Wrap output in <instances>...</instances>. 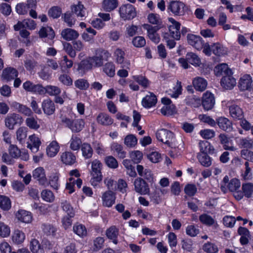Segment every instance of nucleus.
Here are the masks:
<instances>
[{"label": "nucleus", "mask_w": 253, "mask_h": 253, "mask_svg": "<svg viewBox=\"0 0 253 253\" xmlns=\"http://www.w3.org/2000/svg\"><path fill=\"white\" fill-rule=\"evenodd\" d=\"M168 9L176 15H183L185 11V4L179 1H172L168 6Z\"/></svg>", "instance_id": "obj_11"}, {"label": "nucleus", "mask_w": 253, "mask_h": 253, "mask_svg": "<svg viewBox=\"0 0 253 253\" xmlns=\"http://www.w3.org/2000/svg\"><path fill=\"white\" fill-rule=\"evenodd\" d=\"M103 71L109 77H112L115 75V65L112 62H108L105 64Z\"/></svg>", "instance_id": "obj_60"}, {"label": "nucleus", "mask_w": 253, "mask_h": 253, "mask_svg": "<svg viewBox=\"0 0 253 253\" xmlns=\"http://www.w3.org/2000/svg\"><path fill=\"white\" fill-rule=\"evenodd\" d=\"M217 124L219 127L222 130L229 132L232 129V123L228 119L224 117H220L217 120Z\"/></svg>", "instance_id": "obj_30"}, {"label": "nucleus", "mask_w": 253, "mask_h": 253, "mask_svg": "<svg viewBox=\"0 0 253 253\" xmlns=\"http://www.w3.org/2000/svg\"><path fill=\"white\" fill-rule=\"evenodd\" d=\"M133 185L135 192L141 195L148 194L150 192L148 184L142 178H136L134 181Z\"/></svg>", "instance_id": "obj_5"}, {"label": "nucleus", "mask_w": 253, "mask_h": 253, "mask_svg": "<svg viewBox=\"0 0 253 253\" xmlns=\"http://www.w3.org/2000/svg\"><path fill=\"white\" fill-rule=\"evenodd\" d=\"M215 75L217 76H227L230 74H233L232 72L230 69L229 68L226 64H221L217 65L214 69Z\"/></svg>", "instance_id": "obj_28"}, {"label": "nucleus", "mask_w": 253, "mask_h": 253, "mask_svg": "<svg viewBox=\"0 0 253 253\" xmlns=\"http://www.w3.org/2000/svg\"><path fill=\"white\" fill-rule=\"evenodd\" d=\"M199 220L203 224L209 226L212 225L215 222V220L211 216L206 213L201 214L199 216Z\"/></svg>", "instance_id": "obj_51"}, {"label": "nucleus", "mask_w": 253, "mask_h": 253, "mask_svg": "<svg viewBox=\"0 0 253 253\" xmlns=\"http://www.w3.org/2000/svg\"><path fill=\"white\" fill-rule=\"evenodd\" d=\"M25 238V234L19 230L15 231L12 236V240L16 244H21L24 242Z\"/></svg>", "instance_id": "obj_45"}, {"label": "nucleus", "mask_w": 253, "mask_h": 253, "mask_svg": "<svg viewBox=\"0 0 253 253\" xmlns=\"http://www.w3.org/2000/svg\"><path fill=\"white\" fill-rule=\"evenodd\" d=\"M39 37L41 38H47L49 40H52L55 37L53 30L50 27H42L39 32Z\"/></svg>", "instance_id": "obj_29"}, {"label": "nucleus", "mask_w": 253, "mask_h": 253, "mask_svg": "<svg viewBox=\"0 0 253 253\" xmlns=\"http://www.w3.org/2000/svg\"><path fill=\"white\" fill-rule=\"evenodd\" d=\"M252 78L249 75H245L240 79L238 86L241 90H249L251 88Z\"/></svg>", "instance_id": "obj_19"}, {"label": "nucleus", "mask_w": 253, "mask_h": 253, "mask_svg": "<svg viewBox=\"0 0 253 253\" xmlns=\"http://www.w3.org/2000/svg\"><path fill=\"white\" fill-rule=\"evenodd\" d=\"M133 79L144 88H147L149 85V81L144 76H134Z\"/></svg>", "instance_id": "obj_56"}, {"label": "nucleus", "mask_w": 253, "mask_h": 253, "mask_svg": "<svg viewBox=\"0 0 253 253\" xmlns=\"http://www.w3.org/2000/svg\"><path fill=\"white\" fill-rule=\"evenodd\" d=\"M186 58L188 63L195 66H199L201 63L200 58L196 54L193 52L187 53L186 55Z\"/></svg>", "instance_id": "obj_47"}, {"label": "nucleus", "mask_w": 253, "mask_h": 253, "mask_svg": "<svg viewBox=\"0 0 253 253\" xmlns=\"http://www.w3.org/2000/svg\"><path fill=\"white\" fill-rule=\"evenodd\" d=\"M81 151L83 156L85 159L90 158L93 154V149L91 145L87 143H84L81 145Z\"/></svg>", "instance_id": "obj_39"}, {"label": "nucleus", "mask_w": 253, "mask_h": 253, "mask_svg": "<svg viewBox=\"0 0 253 253\" xmlns=\"http://www.w3.org/2000/svg\"><path fill=\"white\" fill-rule=\"evenodd\" d=\"M59 150V146L56 141H52L46 148L47 155L50 157H54Z\"/></svg>", "instance_id": "obj_37"}, {"label": "nucleus", "mask_w": 253, "mask_h": 253, "mask_svg": "<svg viewBox=\"0 0 253 253\" xmlns=\"http://www.w3.org/2000/svg\"><path fill=\"white\" fill-rule=\"evenodd\" d=\"M175 107L173 104L165 105L161 109V113L165 116H169L175 113Z\"/></svg>", "instance_id": "obj_53"}, {"label": "nucleus", "mask_w": 253, "mask_h": 253, "mask_svg": "<svg viewBox=\"0 0 253 253\" xmlns=\"http://www.w3.org/2000/svg\"><path fill=\"white\" fill-rule=\"evenodd\" d=\"M74 232L81 237L85 236L87 231L84 226L82 224H76L73 227Z\"/></svg>", "instance_id": "obj_63"}, {"label": "nucleus", "mask_w": 253, "mask_h": 253, "mask_svg": "<svg viewBox=\"0 0 253 253\" xmlns=\"http://www.w3.org/2000/svg\"><path fill=\"white\" fill-rule=\"evenodd\" d=\"M103 205L107 207H111L115 203V194L111 190L104 192L102 196Z\"/></svg>", "instance_id": "obj_14"}, {"label": "nucleus", "mask_w": 253, "mask_h": 253, "mask_svg": "<svg viewBox=\"0 0 253 253\" xmlns=\"http://www.w3.org/2000/svg\"><path fill=\"white\" fill-rule=\"evenodd\" d=\"M30 249L33 253H44L43 248L36 239H32L30 242Z\"/></svg>", "instance_id": "obj_34"}, {"label": "nucleus", "mask_w": 253, "mask_h": 253, "mask_svg": "<svg viewBox=\"0 0 253 253\" xmlns=\"http://www.w3.org/2000/svg\"><path fill=\"white\" fill-rule=\"evenodd\" d=\"M187 40L189 44L191 45L197 50L203 48L204 42L202 38L199 36L193 34H188Z\"/></svg>", "instance_id": "obj_10"}, {"label": "nucleus", "mask_w": 253, "mask_h": 253, "mask_svg": "<svg viewBox=\"0 0 253 253\" xmlns=\"http://www.w3.org/2000/svg\"><path fill=\"white\" fill-rule=\"evenodd\" d=\"M211 50L213 53L216 56H222L226 54L227 49L219 42L213 43L211 45Z\"/></svg>", "instance_id": "obj_33"}, {"label": "nucleus", "mask_w": 253, "mask_h": 253, "mask_svg": "<svg viewBox=\"0 0 253 253\" xmlns=\"http://www.w3.org/2000/svg\"><path fill=\"white\" fill-rule=\"evenodd\" d=\"M27 147L33 153L37 152L41 144L40 139L35 134L30 135L27 142Z\"/></svg>", "instance_id": "obj_12"}, {"label": "nucleus", "mask_w": 253, "mask_h": 253, "mask_svg": "<svg viewBox=\"0 0 253 253\" xmlns=\"http://www.w3.org/2000/svg\"><path fill=\"white\" fill-rule=\"evenodd\" d=\"M202 104L206 110L208 111L212 109L215 104L214 95L208 91L205 92L203 95Z\"/></svg>", "instance_id": "obj_8"}, {"label": "nucleus", "mask_w": 253, "mask_h": 253, "mask_svg": "<svg viewBox=\"0 0 253 253\" xmlns=\"http://www.w3.org/2000/svg\"><path fill=\"white\" fill-rule=\"evenodd\" d=\"M74 84L76 87L81 90H86L89 86V84L87 81L84 79H80L75 81Z\"/></svg>", "instance_id": "obj_58"}, {"label": "nucleus", "mask_w": 253, "mask_h": 253, "mask_svg": "<svg viewBox=\"0 0 253 253\" xmlns=\"http://www.w3.org/2000/svg\"><path fill=\"white\" fill-rule=\"evenodd\" d=\"M70 148L73 151H77L81 148L82 140L77 135H73L70 140Z\"/></svg>", "instance_id": "obj_46"}, {"label": "nucleus", "mask_w": 253, "mask_h": 253, "mask_svg": "<svg viewBox=\"0 0 253 253\" xmlns=\"http://www.w3.org/2000/svg\"><path fill=\"white\" fill-rule=\"evenodd\" d=\"M25 124L29 128L37 130L40 127V125L38 123L37 119L31 116L26 118Z\"/></svg>", "instance_id": "obj_41"}, {"label": "nucleus", "mask_w": 253, "mask_h": 253, "mask_svg": "<svg viewBox=\"0 0 253 253\" xmlns=\"http://www.w3.org/2000/svg\"><path fill=\"white\" fill-rule=\"evenodd\" d=\"M61 34L62 37L67 41L74 40L79 36L77 31L70 28H67L62 30Z\"/></svg>", "instance_id": "obj_25"}, {"label": "nucleus", "mask_w": 253, "mask_h": 253, "mask_svg": "<svg viewBox=\"0 0 253 253\" xmlns=\"http://www.w3.org/2000/svg\"><path fill=\"white\" fill-rule=\"evenodd\" d=\"M157 102L156 96L152 92H149V95H147L142 100V106L147 108L154 106Z\"/></svg>", "instance_id": "obj_23"}, {"label": "nucleus", "mask_w": 253, "mask_h": 253, "mask_svg": "<svg viewBox=\"0 0 253 253\" xmlns=\"http://www.w3.org/2000/svg\"><path fill=\"white\" fill-rule=\"evenodd\" d=\"M200 152L199 153L211 154L213 153L214 149L209 142L207 141H201L199 143Z\"/></svg>", "instance_id": "obj_40"}, {"label": "nucleus", "mask_w": 253, "mask_h": 253, "mask_svg": "<svg viewBox=\"0 0 253 253\" xmlns=\"http://www.w3.org/2000/svg\"><path fill=\"white\" fill-rule=\"evenodd\" d=\"M60 160L65 165L71 166L75 163L76 158L72 152L66 151L61 154Z\"/></svg>", "instance_id": "obj_21"}, {"label": "nucleus", "mask_w": 253, "mask_h": 253, "mask_svg": "<svg viewBox=\"0 0 253 253\" xmlns=\"http://www.w3.org/2000/svg\"><path fill=\"white\" fill-rule=\"evenodd\" d=\"M110 54L107 51L102 48L97 49L95 51V55L89 57V61L94 67H99L103 65V60L107 59Z\"/></svg>", "instance_id": "obj_3"}, {"label": "nucleus", "mask_w": 253, "mask_h": 253, "mask_svg": "<svg viewBox=\"0 0 253 253\" xmlns=\"http://www.w3.org/2000/svg\"><path fill=\"white\" fill-rule=\"evenodd\" d=\"M193 84L196 90L203 91L207 87V82L203 78L197 77L193 80Z\"/></svg>", "instance_id": "obj_32"}, {"label": "nucleus", "mask_w": 253, "mask_h": 253, "mask_svg": "<svg viewBox=\"0 0 253 253\" xmlns=\"http://www.w3.org/2000/svg\"><path fill=\"white\" fill-rule=\"evenodd\" d=\"M118 6L117 0H103L102 6L107 11H111L115 9Z\"/></svg>", "instance_id": "obj_43"}, {"label": "nucleus", "mask_w": 253, "mask_h": 253, "mask_svg": "<svg viewBox=\"0 0 253 253\" xmlns=\"http://www.w3.org/2000/svg\"><path fill=\"white\" fill-rule=\"evenodd\" d=\"M148 21L152 24L156 25L155 26H162V21L159 15L154 13H150L148 15Z\"/></svg>", "instance_id": "obj_52"}, {"label": "nucleus", "mask_w": 253, "mask_h": 253, "mask_svg": "<svg viewBox=\"0 0 253 253\" xmlns=\"http://www.w3.org/2000/svg\"><path fill=\"white\" fill-rule=\"evenodd\" d=\"M61 122L73 132L81 131L84 126V122L81 119L72 120L62 115L60 117Z\"/></svg>", "instance_id": "obj_1"}, {"label": "nucleus", "mask_w": 253, "mask_h": 253, "mask_svg": "<svg viewBox=\"0 0 253 253\" xmlns=\"http://www.w3.org/2000/svg\"><path fill=\"white\" fill-rule=\"evenodd\" d=\"M16 218L21 222L29 223L32 221V216L29 211L23 210H19L15 214Z\"/></svg>", "instance_id": "obj_22"}, {"label": "nucleus", "mask_w": 253, "mask_h": 253, "mask_svg": "<svg viewBox=\"0 0 253 253\" xmlns=\"http://www.w3.org/2000/svg\"><path fill=\"white\" fill-rule=\"evenodd\" d=\"M42 108L44 113L48 116L53 114L55 111L54 103L49 98L42 102Z\"/></svg>", "instance_id": "obj_18"}, {"label": "nucleus", "mask_w": 253, "mask_h": 253, "mask_svg": "<svg viewBox=\"0 0 253 253\" xmlns=\"http://www.w3.org/2000/svg\"><path fill=\"white\" fill-rule=\"evenodd\" d=\"M237 144L240 148L243 149H253V138L249 136L241 137L237 141Z\"/></svg>", "instance_id": "obj_24"}, {"label": "nucleus", "mask_w": 253, "mask_h": 253, "mask_svg": "<svg viewBox=\"0 0 253 253\" xmlns=\"http://www.w3.org/2000/svg\"><path fill=\"white\" fill-rule=\"evenodd\" d=\"M197 158L200 164L205 167H208L211 164V158L207 155V154L198 153Z\"/></svg>", "instance_id": "obj_42"}, {"label": "nucleus", "mask_w": 253, "mask_h": 253, "mask_svg": "<svg viewBox=\"0 0 253 253\" xmlns=\"http://www.w3.org/2000/svg\"><path fill=\"white\" fill-rule=\"evenodd\" d=\"M27 132L28 129L25 126H21L16 130V139L22 144L25 142Z\"/></svg>", "instance_id": "obj_36"}, {"label": "nucleus", "mask_w": 253, "mask_h": 253, "mask_svg": "<svg viewBox=\"0 0 253 253\" xmlns=\"http://www.w3.org/2000/svg\"><path fill=\"white\" fill-rule=\"evenodd\" d=\"M116 62L122 65L123 68L129 69L130 62L125 60V52L122 49L117 48L114 53Z\"/></svg>", "instance_id": "obj_16"}, {"label": "nucleus", "mask_w": 253, "mask_h": 253, "mask_svg": "<svg viewBox=\"0 0 253 253\" xmlns=\"http://www.w3.org/2000/svg\"><path fill=\"white\" fill-rule=\"evenodd\" d=\"M11 207L10 199L3 195H0V208L3 211H7Z\"/></svg>", "instance_id": "obj_44"}, {"label": "nucleus", "mask_w": 253, "mask_h": 253, "mask_svg": "<svg viewBox=\"0 0 253 253\" xmlns=\"http://www.w3.org/2000/svg\"><path fill=\"white\" fill-rule=\"evenodd\" d=\"M72 11L75 13L78 17H83L85 16L84 7L81 2H79L77 5H75L71 8Z\"/></svg>", "instance_id": "obj_50"}, {"label": "nucleus", "mask_w": 253, "mask_h": 253, "mask_svg": "<svg viewBox=\"0 0 253 253\" xmlns=\"http://www.w3.org/2000/svg\"><path fill=\"white\" fill-rule=\"evenodd\" d=\"M241 157L253 163V152L249 149H242L240 152Z\"/></svg>", "instance_id": "obj_64"}, {"label": "nucleus", "mask_w": 253, "mask_h": 253, "mask_svg": "<svg viewBox=\"0 0 253 253\" xmlns=\"http://www.w3.org/2000/svg\"><path fill=\"white\" fill-rule=\"evenodd\" d=\"M18 75V72L16 69L12 67H8L2 71L1 78L2 80L8 82L16 78Z\"/></svg>", "instance_id": "obj_13"}, {"label": "nucleus", "mask_w": 253, "mask_h": 253, "mask_svg": "<svg viewBox=\"0 0 253 253\" xmlns=\"http://www.w3.org/2000/svg\"><path fill=\"white\" fill-rule=\"evenodd\" d=\"M182 87L181 82H177L172 90H169V94L172 97L176 98L181 93Z\"/></svg>", "instance_id": "obj_61"}, {"label": "nucleus", "mask_w": 253, "mask_h": 253, "mask_svg": "<svg viewBox=\"0 0 253 253\" xmlns=\"http://www.w3.org/2000/svg\"><path fill=\"white\" fill-rule=\"evenodd\" d=\"M61 207L64 211L70 217H73L75 215V212L73 207L71 206L69 202L67 200H64L61 202Z\"/></svg>", "instance_id": "obj_48"}, {"label": "nucleus", "mask_w": 253, "mask_h": 253, "mask_svg": "<svg viewBox=\"0 0 253 253\" xmlns=\"http://www.w3.org/2000/svg\"><path fill=\"white\" fill-rule=\"evenodd\" d=\"M41 228L44 235L47 236L55 235L56 228L52 224L48 223H43Z\"/></svg>", "instance_id": "obj_38"}, {"label": "nucleus", "mask_w": 253, "mask_h": 253, "mask_svg": "<svg viewBox=\"0 0 253 253\" xmlns=\"http://www.w3.org/2000/svg\"><path fill=\"white\" fill-rule=\"evenodd\" d=\"M242 189L245 197L250 198L253 193V184L251 183L242 185Z\"/></svg>", "instance_id": "obj_57"}, {"label": "nucleus", "mask_w": 253, "mask_h": 253, "mask_svg": "<svg viewBox=\"0 0 253 253\" xmlns=\"http://www.w3.org/2000/svg\"><path fill=\"white\" fill-rule=\"evenodd\" d=\"M23 118L19 114L13 113L7 116L4 120L5 126L9 129H13L16 124H21Z\"/></svg>", "instance_id": "obj_7"}, {"label": "nucleus", "mask_w": 253, "mask_h": 253, "mask_svg": "<svg viewBox=\"0 0 253 253\" xmlns=\"http://www.w3.org/2000/svg\"><path fill=\"white\" fill-rule=\"evenodd\" d=\"M119 229L115 226H112L106 231V235L108 239L112 240L115 245L118 244V237L119 235Z\"/></svg>", "instance_id": "obj_27"}, {"label": "nucleus", "mask_w": 253, "mask_h": 253, "mask_svg": "<svg viewBox=\"0 0 253 253\" xmlns=\"http://www.w3.org/2000/svg\"><path fill=\"white\" fill-rule=\"evenodd\" d=\"M231 116L236 120H241L244 118V112L242 108L237 105H232L229 107Z\"/></svg>", "instance_id": "obj_20"}, {"label": "nucleus", "mask_w": 253, "mask_h": 253, "mask_svg": "<svg viewBox=\"0 0 253 253\" xmlns=\"http://www.w3.org/2000/svg\"><path fill=\"white\" fill-rule=\"evenodd\" d=\"M61 91V89L58 86L51 85L46 86V93L50 96H57Z\"/></svg>", "instance_id": "obj_59"}, {"label": "nucleus", "mask_w": 253, "mask_h": 253, "mask_svg": "<svg viewBox=\"0 0 253 253\" xmlns=\"http://www.w3.org/2000/svg\"><path fill=\"white\" fill-rule=\"evenodd\" d=\"M121 17L124 20H130L136 16V11L134 6L129 3L121 5L119 9Z\"/></svg>", "instance_id": "obj_4"}, {"label": "nucleus", "mask_w": 253, "mask_h": 253, "mask_svg": "<svg viewBox=\"0 0 253 253\" xmlns=\"http://www.w3.org/2000/svg\"><path fill=\"white\" fill-rule=\"evenodd\" d=\"M137 142L136 137L133 134L127 135L124 140V143L128 147H134Z\"/></svg>", "instance_id": "obj_54"}, {"label": "nucleus", "mask_w": 253, "mask_h": 253, "mask_svg": "<svg viewBox=\"0 0 253 253\" xmlns=\"http://www.w3.org/2000/svg\"><path fill=\"white\" fill-rule=\"evenodd\" d=\"M33 177L35 179L38 181L41 185H45L47 183L45 171L42 167L38 168L33 171Z\"/></svg>", "instance_id": "obj_17"}, {"label": "nucleus", "mask_w": 253, "mask_h": 253, "mask_svg": "<svg viewBox=\"0 0 253 253\" xmlns=\"http://www.w3.org/2000/svg\"><path fill=\"white\" fill-rule=\"evenodd\" d=\"M240 186L241 183L239 180L236 178L232 179L227 184L228 189L231 192L238 190Z\"/></svg>", "instance_id": "obj_55"}, {"label": "nucleus", "mask_w": 253, "mask_h": 253, "mask_svg": "<svg viewBox=\"0 0 253 253\" xmlns=\"http://www.w3.org/2000/svg\"><path fill=\"white\" fill-rule=\"evenodd\" d=\"M130 158L135 164L140 162L143 158V154L140 151H133L130 153Z\"/></svg>", "instance_id": "obj_62"}, {"label": "nucleus", "mask_w": 253, "mask_h": 253, "mask_svg": "<svg viewBox=\"0 0 253 253\" xmlns=\"http://www.w3.org/2000/svg\"><path fill=\"white\" fill-rule=\"evenodd\" d=\"M97 123L103 126H110L113 123V120L107 114L101 113L97 117Z\"/></svg>", "instance_id": "obj_31"}, {"label": "nucleus", "mask_w": 253, "mask_h": 253, "mask_svg": "<svg viewBox=\"0 0 253 253\" xmlns=\"http://www.w3.org/2000/svg\"><path fill=\"white\" fill-rule=\"evenodd\" d=\"M144 29L147 31L149 38L154 42L158 43L160 40V38L157 31L162 28V26H152L151 25L145 24L143 25Z\"/></svg>", "instance_id": "obj_6"}, {"label": "nucleus", "mask_w": 253, "mask_h": 253, "mask_svg": "<svg viewBox=\"0 0 253 253\" xmlns=\"http://www.w3.org/2000/svg\"><path fill=\"white\" fill-rule=\"evenodd\" d=\"M12 106L19 112L24 115L30 117L33 115V112L31 108L26 105L19 103L14 102L12 104Z\"/></svg>", "instance_id": "obj_26"}, {"label": "nucleus", "mask_w": 253, "mask_h": 253, "mask_svg": "<svg viewBox=\"0 0 253 253\" xmlns=\"http://www.w3.org/2000/svg\"><path fill=\"white\" fill-rule=\"evenodd\" d=\"M111 150L120 159H124L126 157V152L123 149V147L118 143L114 142L111 146Z\"/></svg>", "instance_id": "obj_35"}, {"label": "nucleus", "mask_w": 253, "mask_h": 253, "mask_svg": "<svg viewBox=\"0 0 253 253\" xmlns=\"http://www.w3.org/2000/svg\"><path fill=\"white\" fill-rule=\"evenodd\" d=\"M202 249L207 253H216L218 251L217 246L215 244L210 242L204 244Z\"/></svg>", "instance_id": "obj_49"}, {"label": "nucleus", "mask_w": 253, "mask_h": 253, "mask_svg": "<svg viewBox=\"0 0 253 253\" xmlns=\"http://www.w3.org/2000/svg\"><path fill=\"white\" fill-rule=\"evenodd\" d=\"M102 164L98 160H94L91 163L92 175L93 176V181L99 182L102 180V175L101 170L102 168Z\"/></svg>", "instance_id": "obj_9"}, {"label": "nucleus", "mask_w": 253, "mask_h": 253, "mask_svg": "<svg viewBox=\"0 0 253 253\" xmlns=\"http://www.w3.org/2000/svg\"><path fill=\"white\" fill-rule=\"evenodd\" d=\"M221 85L226 89H231L236 84V79L233 77L232 74L224 76L220 81Z\"/></svg>", "instance_id": "obj_15"}, {"label": "nucleus", "mask_w": 253, "mask_h": 253, "mask_svg": "<svg viewBox=\"0 0 253 253\" xmlns=\"http://www.w3.org/2000/svg\"><path fill=\"white\" fill-rule=\"evenodd\" d=\"M157 139L162 142L171 147L174 141L175 137L171 131L162 128L158 130L156 133Z\"/></svg>", "instance_id": "obj_2"}]
</instances>
